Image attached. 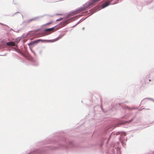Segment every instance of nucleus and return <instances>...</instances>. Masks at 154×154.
Segmentation results:
<instances>
[{"label": "nucleus", "instance_id": "1", "mask_svg": "<svg viewBox=\"0 0 154 154\" xmlns=\"http://www.w3.org/2000/svg\"><path fill=\"white\" fill-rule=\"evenodd\" d=\"M52 142L54 145L51 144L49 146H44L41 149H35L26 154H45L48 151L57 150L62 147L66 149L69 147H75L73 142L64 137L61 140L57 138L46 140L42 143V144H51Z\"/></svg>", "mask_w": 154, "mask_h": 154}, {"label": "nucleus", "instance_id": "2", "mask_svg": "<svg viewBox=\"0 0 154 154\" xmlns=\"http://www.w3.org/2000/svg\"><path fill=\"white\" fill-rule=\"evenodd\" d=\"M65 34H63L59 36L57 38L52 40H45V39H38L34 40L33 41H31L29 43L27 44V45L29 46L38 43L39 42L41 41L43 42H53L56 41H57L58 40L62 38L64 35Z\"/></svg>", "mask_w": 154, "mask_h": 154}, {"label": "nucleus", "instance_id": "3", "mask_svg": "<svg viewBox=\"0 0 154 154\" xmlns=\"http://www.w3.org/2000/svg\"><path fill=\"white\" fill-rule=\"evenodd\" d=\"M72 20V19H69L64 20L63 22L60 23L54 26L51 28H48L47 30L50 29L51 32H54L57 30L59 29L62 28L69 23Z\"/></svg>", "mask_w": 154, "mask_h": 154}, {"label": "nucleus", "instance_id": "4", "mask_svg": "<svg viewBox=\"0 0 154 154\" xmlns=\"http://www.w3.org/2000/svg\"><path fill=\"white\" fill-rule=\"evenodd\" d=\"M154 79V69L151 70L149 74L147 75L145 78V81L146 82L149 83Z\"/></svg>", "mask_w": 154, "mask_h": 154}, {"label": "nucleus", "instance_id": "5", "mask_svg": "<svg viewBox=\"0 0 154 154\" xmlns=\"http://www.w3.org/2000/svg\"><path fill=\"white\" fill-rule=\"evenodd\" d=\"M119 134H120L121 135L122 134H123L124 136H125L126 135V134L125 132H122L120 131H119L117 132H112L111 134L109 136V139L107 141V142L108 143V142L109 139L111 137H112V136L115 135H117Z\"/></svg>", "mask_w": 154, "mask_h": 154}, {"label": "nucleus", "instance_id": "6", "mask_svg": "<svg viewBox=\"0 0 154 154\" xmlns=\"http://www.w3.org/2000/svg\"><path fill=\"white\" fill-rule=\"evenodd\" d=\"M135 118V117H134L132 118L129 121H123L122 122V123H119L118 124H117L115 125V127H119V126L120 125H122L124 124H126L127 123H129L131 122H132L133 120Z\"/></svg>", "mask_w": 154, "mask_h": 154}, {"label": "nucleus", "instance_id": "7", "mask_svg": "<svg viewBox=\"0 0 154 154\" xmlns=\"http://www.w3.org/2000/svg\"><path fill=\"white\" fill-rule=\"evenodd\" d=\"M41 29H37L33 31H30L29 33L27 34V36L30 35L33 36L35 35L36 32L40 30Z\"/></svg>", "mask_w": 154, "mask_h": 154}, {"label": "nucleus", "instance_id": "8", "mask_svg": "<svg viewBox=\"0 0 154 154\" xmlns=\"http://www.w3.org/2000/svg\"><path fill=\"white\" fill-rule=\"evenodd\" d=\"M113 4L111 2L110 0H109L108 2H106L104 4H103L101 7V8H103L108 6H109V5L111 4Z\"/></svg>", "mask_w": 154, "mask_h": 154}, {"label": "nucleus", "instance_id": "9", "mask_svg": "<svg viewBox=\"0 0 154 154\" xmlns=\"http://www.w3.org/2000/svg\"><path fill=\"white\" fill-rule=\"evenodd\" d=\"M40 17H42V16L35 17V18H32V19H29V20H26V23H29L32 21L37 20Z\"/></svg>", "mask_w": 154, "mask_h": 154}, {"label": "nucleus", "instance_id": "10", "mask_svg": "<svg viewBox=\"0 0 154 154\" xmlns=\"http://www.w3.org/2000/svg\"><path fill=\"white\" fill-rule=\"evenodd\" d=\"M6 44L8 46H14L15 43L13 42H9L6 43Z\"/></svg>", "mask_w": 154, "mask_h": 154}, {"label": "nucleus", "instance_id": "11", "mask_svg": "<svg viewBox=\"0 0 154 154\" xmlns=\"http://www.w3.org/2000/svg\"><path fill=\"white\" fill-rule=\"evenodd\" d=\"M96 11H94V12H91V11H90V12L88 13H87L88 12V11H86V12H83V15L84 14H88V15L89 16H90L91 15H92V14H93L94 13V12H95ZM83 15V14L82 15Z\"/></svg>", "mask_w": 154, "mask_h": 154}, {"label": "nucleus", "instance_id": "12", "mask_svg": "<svg viewBox=\"0 0 154 154\" xmlns=\"http://www.w3.org/2000/svg\"><path fill=\"white\" fill-rule=\"evenodd\" d=\"M124 108L125 109H128L129 110H134L136 109L135 107L131 108L129 107H128V106H125L124 107Z\"/></svg>", "mask_w": 154, "mask_h": 154}, {"label": "nucleus", "instance_id": "13", "mask_svg": "<svg viewBox=\"0 0 154 154\" xmlns=\"http://www.w3.org/2000/svg\"><path fill=\"white\" fill-rule=\"evenodd\" d=\"M119 140L121 141V143H122V145L123 146H124V145H125V143H124L121 140V137H119Z\"/></svg>", "mask_w": 154, "mask_h": 154}, {"label": "nucleus", "instance_id": "14", "mask_svg": "<svg viewBox=\"0 0 154 154\" xmlns=\"http://www.w3.org/2000/svg\"><path fill=\"white\" fill-rule=\"evenodd\" d=\"M83 20H82V19H81V20H80L77 23L75 24V25L74 26H72V27H75V26H76V25H78V24H79V23H80Z\"/></svg>", "mask_w": 154, "mask_h": 154}, {"label": "nucleus", "instance_id": "15", "mask_svg": "<svg viewBox=\"0 0 154 154\" xmlns=\"http://www.w3.org/2000/svg\"><path fill=\"white\" fill-rule=\"evenodd\" d=\"M38 64L39 63L38 62H35L33 64V65L35 66H37L38 65Z\"/></svg>", "mask_w": 154, "mask_h": 154}, {"label": "nucleus", "instance_id": "16", "mask_svg": "<svg viewBox=\"0 0 154 154\" xmlns=\"http://www.w3.org/2000/svg\"><path fill=\"white\" fill-rule=\"evenodd\" d=\"M16 51L17 52H18V53H19L20 54H21L23 56H25V55L24 54H23V53H22L21 52H20V51H17V50H16Z\"/></svg>", "mask_w": 154, "mask_h": 154}, {"label": "nucleus", "instance_id": "17", "mask_svg": "<svg viewBox=\"0 0 154 154\" xmlns=\"http://www.w3.org/2000/svg\"><path fill=\"white\" fill-rule=\"evenodd\" d=\"M52 22H49V23H46V24H45V26H47V25H50L52 23Z\"/></svg>", "mask_w": 154, "mask_h": 154}, {"label": "nucleus", "instance_id": "18", "mask_svg": "<svg viewBox=\"0 0 154 154\" xmlns=\"http://www.w3.org/2000/svg\"><path fill=\"white\" fill-rule=\"evenodd\" d=\"M45 29L44 30V31H45V32H51V30H50V29Z\"/></svg>", "mask_w": 154, "mask_h": 154}, {"label": "nucleus", "instance_id": "19", "mask_svg": "<svg viewBox=\"0 0 154 154\" xmlns=\"http://www.w3.org/2000/svg\"><path fill=\"white\" fill-rule=\"evenodd\" d=\"M149 99V100H150L153 101L154 102V100L152 98H145V99H144L143 100H145V99Z\"/></svg>", "mask_w": 154, "mask_h": 154}, {"label": "nucleus", "instance_id": "20", "mask_svg": "<svg viewBox=\"0 0 154 154\" xmlns=\"http://www.w3.org/2000/svg\"><path fill=\"white\" fill-rule=\"evenodd\" d=\"M63 19V18H60L58 19H57L56 20V21H59L60 20H61L62 19Z\"/></svg>", "mask_w": 154, "mask_h": 154}, {"label": "nucleus", "instance_id": "21", "mask_svg": "<svg viewBox=\"0 0 154 154\" xmlns=\"http://www.w3.org/2000/svg\"><path fill=\"white\" fill-rule=\"evenodd\" d=\"M2 25H3L4 26H6L8 27H9L8 26H7V25H6V24H1Z\"/></svg>", "mask_w": 154, "mask_h": 154}, {"label": "nucleus", "instance_id": "22", "mask_svg": "<svg viewBox=\"0 0 154 154\" xmlns=\"http://www.w3.org/2000/svg\"><path fill=\"white\" fill-rule=\"evenodd\" d=\"M19 12H15V13H14V14H13L12 15V16H14V15H15V14H16L17 13H19Z\"/></svg>", "mask_w": 154, "mask_h": 154}, {"label": "nucleus", "instance_id": "23", "mask_svg": "<svg viewBox=\"0 0 154 154\" xmlns=\"http://www.w3.org/2000/svg\"><path fill=\"white\" fill-rule=\"evenodd\" d=\"M9 30H10V31H11V30H13V29H10Z\"/></svg>", "mask_w": 154, "mask_h": 154}, {"label": "nucleus", "instance_id": "24", "mask_svg": "<svg viewBox=\"0 0 154 154\" xmlns=\"http://www.w3.org/2000/svg\"><path fill=\"white\" fill-rule=\"evenodd\" d=\"M20 39H19L18 41L19 42L20 41Z\"/></svg>", "mask_w": 154, "mask_h": 154}, {"label": "nucleus", "instance_id": "25", "mask_svg": "<svg viewBox=\"0 0 154 154\" xmlns=\"http://www.w3.org/2000/svg\"><path fill=\"white\" fill-rule=\"evenodd\" d=\"M86 18H85V19H84L83 20H85Z\"/></svg>", "mask_w": 154, "mask_h": 154}, {"label": "nucleus", "instance_id": "26", "mask_svg": "<svg viewBox=\"0 0 154 154\" xmlns=\"http://www.w3.org/2000/svg\"><path fill=\"white\" fill-rule=\"evenodd\" d=\"M57 15H61V14H57Z\"/></svg>", "mask_w": 154, "mask_h": 154}, {"label": "nucleus", "instance_id": "27", "mask_svg": "<svg viewBox=\"0 0 154 154\" xmlns=\"http://www.w3.org/2000/svg\"><path fill=\"white\" fill-rule=\"evenodd\" d=\"M21 15H22V17H23V15L22 14Z\"/></svg>", "mask_w": 154, "mask_h": 154}]
</instances>
